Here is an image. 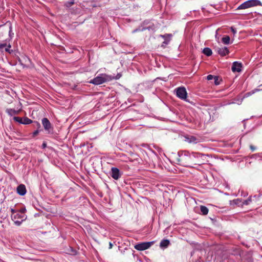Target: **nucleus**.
<instances>
[{
  "mask_svg": "<svg viewBox=\"0 0 262 262\" xmlns=\"http://www.w3.org/2000/svg\"><path fill=\"white\" fill-rule=\"evenodd\" d=\"M177 159L179 164L183 166L188 167L192 161V157L188 151H180L178 153Z\"/></svg>",
  "mask_w": 262,
  "mask_h": 262,
  "instance_id": "1",
  "label": "nucleus"
},
{
  "mask_svg": "<svg viewBox=\"0 0 262 262\" xmlns=\"http://www.w3.org/2000/svg\"><path fill=\"white\" fill-rule=\"evenodd\" d=\"M257 6H261L260 1L259 0H249L241 4L236 10L246 9Z\"/></svg>",
  "mask_w": 262,
  "mask_h": 262,
  "instance_id": "2",
  "label": "nucleus"
},
{
  "mask_svg": "<svg viewBox=\"0 0 262 262\" xmlns=\"http://www.w3.org/2000/svg\"><path fill=\"white\" fill-rule=\"evenodd\" d=\"M11 218L16 225L19 226L27 219V216L25 214L24 211L22 210L11 215Z\"/></svg>",
  "mask_w": 262,
  "mask_h": 262,
  "instance_id": "3",
  "label": "nucleus"
},
{
  "mask_svg": "<svg viewBox=\"0 0 262 262\" xmlns=\"http://www.w3.org/2000/svg\"><path fill=\"white\" fill-rule=\"evenodd\" d=\"M111 79L110 77L106 74H100L90 80V83L95 85H99Z\"/></svg>",
  "mask_w": 262,
  "mask_h": 262,
  "instance_id": "4",
  "label": "nucleus"
},
{
  "mask_svg": "<svg viewBox=\"0 0 262 262\" xmlns=\"http://www.w3.org/2000/svg\"><path fill=\"white\" fill-rule=\"evenodd\" d=\"M176 96L180 99L186 101L187 93L183 86L179 87L175 89Z\"/></svg>",
  "mask_w": 262,
  "mask_h": 262,
  "instance_id": "5",
  "label": "nucleus"
},
{
  "mask_svg": "<svg viewBox=\"0 0 262 262\" xmlns=\"http://www.w3.org/2000/svg\"><path fill=\"white\" fill-rule=\"evenodd\" d=\"M154 243V242H148L139 243L135 246V248L137 250L143 251L150 247Z\"/></svg>",
  "mask_w": 262,
  "mask_h": 262,
  "instance_id": "6",
  "label": "nucleus"
},
{
  "mask_svg": "<svg viewBox=\"0 0 262 262\" xmlns=\"http://www.w3.org/2000/svg\"><path fill=\"white\" fill-rule=\"evenodd\" d=\"M41 123L44 129L48 132V133H51L52 132L53 128L52 127V125L48 118H43L41 120Z\"/></svg>",
  "mask_w": 262,
  "mask_h": 262,
  "instance_id": "7",
  "label": "nucleus"
},
{
  "mask_svg": "<svg viewBox=\"0 0 262 262\" xmlns=\"http://www.w3.org/2000/svg\"><path fill=\"white\" fill-rule=\"evenodd\" d=\"M122 173L117 167H112L111 170L110 175L115 180H118Z\"/></svg>",
  "mask_w": 262,
  "mask_h": 262,
  "instance_id": "8",
  "label": "nucleus"
},
{
  "mask_svg": "<svg viewBox=\"0 0 262 262\" xmlns=\"http://www.w3.org/2000/svg\"><path fill=\"white\" fill-rule=\"evenodd\" d=\"M13 120L19 123L20 124H26V125L30 124L31 123H32V122H33L32 120L28 118V117H25L24 118H22L20 117L15 116L13 117Z\"/></svg>",
  "mask_w": 262,
  "mask_h": 262,
  "instance_id": "9",
  "label": "nucleus"
},
{
  "mask_svg": "<svg viewBox=\"0 0 262 262\" xmlns=\"http://www.w3.org/2000/svg\"><path fill=\"white\" fill-rule=\"evenodd\" d=\"M215 50L219 55L222 56H226L229 53V51L228 48L226 47H217L215 48Z\"/></svg>",
  "mask_w": 262,
  "mask_h": 262,
  "instance_id": "10",
  "label": "nucleus"
},
{
  "mask_svg": "<svg viewBox=\"0 0 262 262\" xmlns=\"http://www.w3.org/2000/svg\"><path fill=\"white\" fill-rule=\"evenodd\" d=\"M243 64L238 61H234L232 63L231 70L233 72H240L242 71Z\"/></svg>",
  "mask_w": 262,
  "mask_h": 262,
  "instance_id": "11",
  "label": "nucleus"
},
{
  "mask_svg": "<svg viewBox=\"0 0 262 262\" xmlns=\"http://www.w3.org/2000/svg\"><path fill=\"white\" fill-rule=\"evenodd\" d=\"M160 36L164 39V41L162 42V47H165L169 43L170 40V38L171 36V35L169 34H166L164 35H160Z\"/></svg>",
  "mask_w": 262,
  "mask_h": 262,
  "instance_id": "12",
  "label": "nucleus"
},
{
  "mask_svg": "<svg viewBox=\"0 0 262 262\" xmlns=\"http://www.w3.org/2000/svg\"><path fill=\"white\" fill-rule=\"evenodd\" d=\"M17 192L20 195H24L26 193V186L24 184H20L17 187Z\"/></svg>",
  "mask_w": 262,
  "mask_h": 262,
  "instance_id": "13",
  "label": "nucleus"
},
{
  "mask_svg": "<svg viewBox=\"0 0 262 262\" xmlns=\"http://www.w3.org/2000/svg\"><path fill=\"white\" fill-rule=\"evenodd\" d=\"M21 111V109L15 110L12 108H7L6 110V112L8 114V115L12 116L15 115H18Z\"/></svg>",
  "mask_w": 262,
  "mask_h": 262,
  "instance_id": "14",
  "label": "nucleus"
},
{
  "mask_svg": "<svg viewBox=\"0 0 262 262\" xmlns=\"http://www.w3.org/2000/svg\"><path fill=\"white\" fill-rule=\"evenodd\" d=\"M186 141L190 143H196L198 142V139L193 136H189L185 137Z\"/></svg>",
  "mask_w": 262,
  "mask_h": 262,
  "instance_id": "15",
  "label": "nucleus"
},
{
  "mask_svg": "<svg viewBox=\"0 0 262 262\" xmlns=\"http://www.w3.org/2000/svg\"><path fill=\"white\" fill-rule=\"evenodd\" d=\"M262 91V84L258 86V88L255 89L254 90L251 91V92H248L245 94L246 97H249L251 95L254 94L256 92H259Z\"/></svg>",
  "mask_w": 262,
  "mask_h": 262,
  "instance_id": "16",
  "label": "nucleus"
},
{
  "mask_svg": "<svg viewBox=\"0 0 262 262\" xmlns=\"http://www.w3.org/2000/svg\"><path fill=\"white\" fill-rule=\"evenodd\" d=\"M170 244V241L168 239H163L160 243V247L161 248H166Z\"/></svg>",
  "mask_w": 262,
  "mask_h": 262,
  "instance_id": "17",
  "label": "nucleus"
},
{
  "mask_svg": "<svg viewBox=\"0 0 262 262\" xmlns=\"http://www.w3.org/2000/svg\"><path fill=\"white\" fill-rule=\"evenodd\" d=\"M191 156L192 157V160L193 158H203L204 157L207 156L206 155L204 154H201L200 152H191Z\"/></svg>",
  "mask_w": 262,
  "mask_h": 262,
  "instance_id": "18",
  "label": "nucleus"
},
{
  "mask_svg": "<svg viewBox=\"0 0 262 262\" xmlns=\"http://www.w3.org/2000/svg\"><path fill=\"white\" fill-rule=\"evenodd\" d=\"M222 41L225 45H229L231 43L230 37L228 35L224 36L222 39Z\"/></svg>",
  "mask_w": 262,
  "mask_h": 262,
  "instance_id": "19",
  "label": "nucleus"
},
{
  "mask_svg": "<svg viewBox=\"0 0 262 262\" xmlns=\"http://www.w3.org/2000/svg\"><path fill=\"white\" fill-rule=\"evenodd\" d=\"M203 53L207 56H210L212 55V50L209 48H205L203 51Z\"/></svg>",
  "mask_w": 262,
  "mask_h": 262,
  "instance_id": "20",
  "label": "nucleus"
},
{
  "mask_svg": "<svg viewBox=\"0 0 262 262\" xmlns=\"http://www.w3.org/2000/svg\"><path fill=\"white\" fill-rule=\"evenodd\" d=\"M200 211L202 215H207L208 213V209L204 206H200Z\"/></svg>",
  "mask_w": 262,
  "mask_h": 262,
  "instance_id": "21",
  "label": "nucleus"
},
{
  "mask_svg": "<svg viewBox=\"0 0 262 262\" xmlns=\"http://www.w3.org/2000/svg\"><path fill=\"white\" fill-rule=\"evenodd\" d=\"M146 29H148V30H151L152 31L155 30V28H152V27H150V26L147 27H144L142 28V29H136L133 31V33H135L137 31H143Z\"/></svg>",
  "mask_w": 262,
  "mask_h": 262,
  "instance_id": "22",
  "label": "nucleus"
},
{
  "mask_svg": "<svg viewBox=\"0 0 262 262\" xmlns=\"http://www.w3.org/2000/svg\"><path fill=\"white\" fill-rule=\"evenodd\" d=\"M11 48V46L9 44L8 46L6 47V48L5 49V50L6 52L11 54L13 52V50H11L10 48Z\"/></svg>",
  "mask_w": 262,
  "mask_h": 262,
  "instance_id": "23",
  "label": "nucleus"
},
{
  "mask_svg": "<svg viewBox=\"0 0 262 262\" xmlns=\"http://www.w3.org/2000/svg\"><path fill=\"white\" fill-rule=\"evenodd\" d=\"M214 83L216 85L220 84V82L219 81V77L215 76L214 78Z\"/></svg>",
  "mask_w": 262,
  "mask_h": 262,
  "instance_id": "24",
  "label": "nucleus"
},
{
  "mask_svg": "<svg viewBox=\"0 0 262 262\" xmlns=\"http://www.w3.org/2000/svg\"><path fill=\"white\" fill-rule=\"evenodd\" d=\"M70 251H68L69 254H75L76 253V251L72 247L69 248Z\"/></svg>",
  "mask_w": 262,
  "mask_h": 262,
  "instance_id": "25",
  "label": "nucleus"
},
{
  "mask_svg": "<svg viewBox=\"0 0 262 262\" xmlns=\"http://www.w3.org/2000/svg\"><path fill=\"white\" fill-rule=\"evenodd\" d=\"M74 4V1L73 0L71 2H67L66 3V6L67 7H71V6H72L73 4Z\"/></svg>",
  "mask_w": 262,
  "mask_h": 262,
  "instance_id": "26",
  "label": "nucleus"
},
{
  "mask_svg": "<svg viewBox=\"0 0 262 262\" xmlns=\"http://www.w3.org/2000/svg\"><path fill=\"white\" fill-rule=\"evenodd\" d=\"M251 201V198H249L248 199L246 200H245L244 202H243V204L244 205H247L249 204V203Z\"/></svg>",
  "mask_w": 262,
  "mask_h": 262,
  "instance_id": "27",
  "label": "nucleus"
},
{
  "mask_svg": "<svg viewBox=\"0 0 262 262\" xmlns=\"http://www.w3.org/2000/svg\"><path fill=\"white\" fill-rule=\"evenodd\" d=\"M214 76H213L212 75H208L207 76V79L208 80H212V79H213L214 78Z\"/></svg>",
  "mask_w": 262,
  "mask_h": 262,
  "instance_id": "28",
  "label": "nucleus"
},
{
  "mask_svg": "<svg viewBox=\"0 0 262 262\" xmlns=\"http://www.w3.org/2000/svg\"><path fill=\"white\" fill-rule=\"evenodd\" d=\"M39 132V130L38 129H37L36 130H35L33 133H32V137H35L36 136H37L38 133Z\"/></svg>",
  "mask_w": 262,
  "mask_h": 262,
  "instance_id": "29",
  "label": "nucleus"
},
{
  "mask_svg": "<svg viewBox=\"0 0 262 262\" xmlns=\"http://www.w3.org/2000/svg\"><path fill=\"white\" fill-rule=\"evenodd\" d=\"M7 46V44L5 43H1L0 44V50H2L3 49L4 47H6Z\"/></svg>",
  "mask_w": 262,
  "mask_h": 262,
  "instance_id": "30",
  "label": "nucleus"
},
{
  "mask_svg": "<svg viewBox=\"0 0 262 262\" xmlns=\"http://www.w3.org/2000/svg\"><path fill=\"white\" fill-rule=\"evenodd\" d=\"M10 210H11V212L12 213L11 215H13L14 213H16L18 212V211L15 210L13 208H11Z\"/></svg>",
  "mask_w": 262,
  "mask_h": 262,
  "instance_id": "31",
  "label": "nucleus"
},
{
  "mask_svg": "<svg viewBox=\"0 0 262 262\" xmlns=\"http://www.w3.org/2000/svg\"><path fill=\"white\" fill-rule=\"evenodd\" d=\"M231 30L233 34H235L236 33V30L233 27H231Z\"/></svg>",
  "mask_w": 262,
  "mask_h": 262,
  "instance_id": "32",
  "label": "nucleus"
},
{
  "mask_svg": "<svg viewBox=\"0 0 262 262\" xmlns=\"http://www.w3.org/2000/svg\"><path fill=\"white\" fill-rule=\"evenodd\" d=\"M250 148L252 150V151H254L256 149V147L253 145H250Z\"/></svg>",
  "mask_w": 262,
  "mask_h": 262,
  "instance_id": "33",
  "label": "nucleus"
},
{
  "mask_svg": "<svg viewBox=\"0 0 262 262\" xmlns=\"http://www.w3.org/2000/svg\"><path fill=\"white\" fill-rule=\"evenodd\" d=\"M35 123L36 124V126H37V128H39L40 127V123L37 121L35 122Z\"/></svg>",
  "mask_w": 262,
  "mask_h": 262,
  "instance_id": "34",
  "label": "nucleus"
},
{
  "mask_svg": "<svg viewBox=\"0 0 262 262\" xmlns=\"http://www.w3.org/2000/svg\"><path fill=\"white\" fill-rule=\"evenodd\" d=\"M46 147H47V143L45 142H43V143L42 144V148H45Z\"/></svg>",
  "mask_w": 262,
  "mask_h": 262,
  "instance_id": "35",
  "label": "nucleus"
},
{
  "mask_svg": "<svg viewBox=\"0 0 262 262\" xmlns=\"http://www.w3.org/2000/svg\"><path fill=\"white\" fill-rule=\"evenodd\" d=\"M121 75L120 74H118L116 76V77L115 79H119V78L121 77Z\"/></svg>",
  "mask_w": 262,
  "mask_h": 262,
  "instance_id": "36",
  "label": "nucleus"
},
{
  "mask_svg": "<svg viewBox=\"0 0 262 262\" xmlns=\"http://www.w3.org/2000/svg\"><path fill=\"white\" fill-rule=\"evenodd\" d=\"M254 156H258L259 157H262V152L255 154Z\"/></svg>",
  "mask_w": 262,
  "mask_h": 262,
  "instance_id": "37",
  "label": "nucleus"
},
{
  "mask_svg": "<svg viewBox=\"0 0 262 262\" xmlns=\"http://www.w3.org/2000/svg\"><path fill=\"white\" fill-rule=\"evenodd\" d=\"M113 247V244L111 243L109 244V249H111Z\"/></svg>",
  "mask_w": 262,
  "mask_h": 262,
  "instance_id": "38",
  "label": "nucleus"
},
{
  "mask_svg": "<svg viewBox=\"0 0 262 262\" xmlns=\"http://www.w3.org/2000/svg\"><path fill=\"white\" fill-rule=\"evenodd\" d=\"M11 32H12V29H11V27H10V30H9V36H11Z\"/></svg>",
  "mask_w": 262,
  "mask_h": 262,
  "instance_id": "39",
  "label": "nucleus"
}]
</instances>
